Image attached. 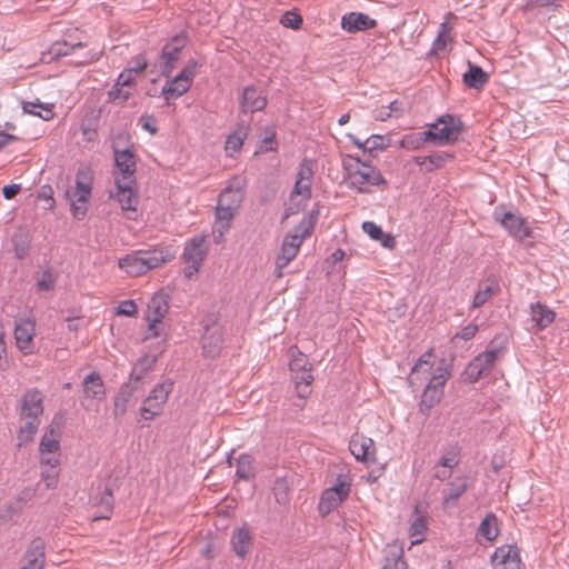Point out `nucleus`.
Returning <instances> with one entry per match:
<instances>
[{"label": "nucleus", "mask_w": 569, "mask_h": 569, "mask_svg": "<svg viewBox=\"0 0 569 569\" xmlns=\"http://www.w3.org/2000/svg\"><path fill=\"white\" fill-rule=\"evenodd\" d=\"M267 99L262 93L253 86L246 87L242 90L240 99V108L244 113H253L261 111L266 108Z\"/></svg>", "instance_id": "25"}, {"label": "nucleus", "mask_w": 569, "mask_h": 569, "mask_svg": "<svg viewBox=\"0 0 569 569\" xmlns=\"http://www.w3.org/2000/svg\"><path fill=\"white\" fill-rule=\"evenodd\" d=\"M131 94V89L127 87L117 86V83H114L112 89L108 91L109 101L118 102L119 104L124 103Z\"/></svg>", "instance_id": "48"}, {"label": "nucleus", "mask_w": 569, "mask_h": 569, "mask_svg": "<svg viewBox=\"0 0 569 569\" xmlns=\"http://www.w3.org/2000/svg\"><path fill=\"white\" fill-rule=\"evenodd\" d=\"M313 177L312 162L305 159L298 170L295 188L291 198L300 196L303 203L311 198V181Z\"/></svg>", "instance_id": "21"}, {"label": "nucleus", "mask_w": 569, "mask_h": 569, "mask_svg": "<svg viewBox=\"0 0 569 569\" xmlns=\"http://www.w3.org/2000/svg\"><path fill=\"white\" fill-rule=\"evenodd\" d=\"M137 312V306L132 300H126L118 307V313L123 316H133Z\"/></svg>", "instance_id": "59"}, {"label": "nucleus", "mask_w": 569, "mask_h": 569, "mask_svg": "<svg viewBox=\"0 0 569 569\" xmlns=\"http://www.w3.org/2000/svg\"><path fill=\"white\" fill-rule=\"evenodd\" d=\"M531 320L539 330L547 328L555 320L556 313L546 305L540 302L531 303Z\"/></svg>", "instance_id": "35"}, {"label": "nucleus", "mask_w": 569, "mask_h": 569, "mask_svg": "<svg viewBox=\"0 0 569 569\" xmlns=\"http://www.w3.org/2000/svg\"><path fill=\"white\" fill-rule=\"evenodd\" d=\"M346 498L336 493V489H326L320 498L318 510L320 515L327 516L335 509H337Z\"/></svg>", "instance_id": "37"}, {"label": "nucleus", "mask_w": 569, "mask_h": 569, "mask_svg": "<svg viewBox=\"0 0 569 569\" xmlns=\"http://www.w3.org/2000/svg\"><path fill=\"white\" fill-rule=\"evenodd\" d=\"M157 362V357L151 355L142 356L132 367L129 375L128 382L143 388L147 381L148 373L153 369Z\"/></svg>", "instance_id": "27"}, {"label": "nucleus", "mask_w": 569, "mask_h": 569, "mask_svg": "<svg viewBox=\"0 0 569 569\" xmlns=\"http://www.w3.org/2000/svg\"><path fill=\"white\" fill-rule=\"evenodd\" d=\"M83 400L81 402L86 410H90L93 401H101L106 398V388L99 372L92 371L82 381Z\"/></svg>", "instance_id": "17"}, {"label": "nucleus", "mask_w": 569, "mask_h": 569, "mask_svg": "<svg viewBox=\"0 0 569 569\" xmlns=\"http://www.w3.org/2000/svg\"><path fill=\"white\" fill-rule=\"evenodd\" d=\"M446 44H447L446 38L442 37V34H438L433 41L432 49L435 51H442V50H445Z\"/></svg>", "instance_id": "64"}, {"label": "nucleus", "mask_w": 569, "mask_h": 569, "mask_svg": "<svg viewBox=\"0 0 569 569\" xmlns=\"http://www.w3.org/2000/svg\"><path fill=\"white\" fill-rule=\"evenodd\" d=\"M277 140L274 130L270 129L269 133L261 140L260 151H273L277 149Z\"/></svg>", "instance_id": "55"}, {"label": "nucleus", "mask_w": 569, "mask_h": 569, "mask_svg": "<svg viewBox=\"0 0 569 569\" xmlns=\"http://www.w3.org/2000/svg\"><path fill=\"white\" fill-rule=\"evenodd\" d=\"M114 180L116 190L110 191V198L116 199L123 211L136 212L138 204V194L133 189L136 182L121 181L119 177H116Z\"/></svg>", "instance_id": "20"}, {"label": "nucleus", "mask_w": 569, "mask_h": 569, "mask_svg": "<svg viewBox=\"0 0 569 569\" xmlns=\"http://www.w3.org/2000/svg\"><path fill=\"white\" fill-rule=\"evenodd\" d=\"M501 355V348H489L477 356L466 369V375L471 382H477L492 370L496 361Z\"/></svg>", "instance_id": "13"}, {"label": "nucleus", "mask_w": 569, "mask_h": 569, "mask_svg": "<svg viewBox=\"0 0 569 569\" xmlns=\"http://www.w3.org/2000/svg\"><path fill=\"white\" fill-rule=\"evenodd\" d=\"M362 230L373 240H377L386 249H393L396 247V238L391 233H386L380 226L372 221H365Z\"/></svg>", "instance_id": "34"}, {"label": "nucleus", "mask_w": 569, "mask_h": 569, "mask_svg": "<svg viewBox=\"0 0 569 569\" xmlns=\"http://www.w3.org/2000/svg\"><path fill=\"white\" fill-rule=\"evenodd\" d=\"M491 562L495 569H519V549L511 545L501 546L491 556Z\"/></svg>", "instance_id": "22"}, {"label": "nucleus", "mask_w": 569, "mask_h": 569, "mask_svg": "<svg viewBox=\"0 0 569 569\" xmlns=\"http://www.w3.org/2000/svg\"><path fill=\"white\" fill-rule=\"evenodd\" d=\"M162 322H153L148 320V333L144 339L157 338L160 336V327Z\"/></svg>", "instance_id": "62"}, {"label": "nucleus", "mask_w": 569, "mask_h": 569, "mask_svg": "<svg viewBox=\"0 0 569 569\" xmlns=\"http://www.w3.org/2000/svg\"><path fill=\"white\" fill-rule=\"evenodd\" d=\"M94 173L88 166H81L76 173L74 187L66 191L74 219L82 220L88 212Z\"/></svg>", "instance_id": "4"}, {"label": "nucleus", "mask_w": 569, "mask_h": 569, "mask_svg": "<svg viewBox=\"0 0 569 569\" xmlns=\"http://www.w3.org/2000/svg\"><path fill=\"white\" fill-rule=\"evenodd\" d=\"M197 72V62H189L171 81L162 88V94L168 101L186 93L192 84Z\"/></svg>", "instance_id": "14"}, {"label": "nucleus", "mask_w": 569, "mask_h": 569, "mask_svg": "<svg viewBox=\"0 0 569 569\" xmlns=\"http://www.w3.org/2000/svg\"><path fill=\"white\" fill-rule=\"evenodd\" d=\"M173 256L168 249L151 248L147 250H134L119 259V267L132 277L147 273L149 270L160 267L170 261Z\"/></svg>", "instance_id": "3"}, {"label": "nucleus", "mask_w": 569, "mask_h": 569, "mask_svg": "<svg viewBox=\"0 0 569 569\" xmlns=\"http://www.w3.org/2000/svg\"><path fill=\"white\" fill-rule=\"evenodd\" d=\"M172 390L173 381L169 378L153 387L140 408V413L144 420H151L162 412L163 406Z\"/></svg>", "instance_id": "10"}, {"label": "nucleus", "mask_w": 569, "mask_h": 569, "mask_svg": "<svg viewBox=\"0 0 569 569\" xmlns=\"http://www.w3.org/2000/svg\"><path fill=\"white\" fill-rule=\"evenodd\" d=\"M52 189L50 186H43L41 188V191L38 192V200L39 199H44L48 203V208L51 209L54 204V200L52 198Z\"/></svg>", "instance_id": "60"}, {"label": "nucleus", "mask_w": 569, "mask_h": 569, "mask_svg": "<svg viewBox=\"0 0 569 569\" xmlns=\"http://www.w3.org/2000/svg\"><path fill=\"white\" fill-rule=\"evenodd\" d=\"M363 144L367 147V152L373 156L375 152L387 149L390 144V139L385 136L372 134L363 140Z\"/></svg>", "instance_id": "43"}, {"label": "nucleus", "mask_w": 569, "mask_h": 569, "mask_svg": "<svg viewBox=\"0 0 569 569\" xmlns=\"http://www.w3.org/2000/svg\"><path fill=\"white\" fill-rule=\"evenodd\" d=\"M290 353V371L296 385L297 395L299 398H307L311 393V383L313 376L311 373L312 366L308 357L302 353L297 347L289 349Z\"/></svg>", "instance_id": "6"}, {"label": "nucleus", "mask_w": 569, "mask_h": 569, "mask_svg": "<svg viewBox=\"0 0 569 569\" xmlns=\"http://www.w3.org/2000/svg\"><path fill=\"white\" fill-rule=\"evenodd\" d=\"M350 159L356 160L361 164V167L349 171L347 178L349 188L355 189L358 192H368V187L370 186L387 184L386 179L376 167L370 163L362 162L358 157L350 156Z\"/></svg>", "instance_id": "8"}, {"label": "nucleus", "mask_w": 569, "mask_h": 569, "mask_svg": "<svg viewBox=\"0 0 569 569\" xmlns=\"http://www.w3.org/2000/svg\"><path fill=\"white\" fill-rule=\"evenodd\" d=\"M17 140H18V138L16 136L0 130V150L3 149L9 143L17 141Z\"/></svg>", "instance_id": "63"}, {"label": "nucleus", "mask_w": 569, "mask_h": 569, "mask_svg": "<svg viewBox=\"0 0 569 569\" xmlns=\"http://www.w3.org/2000/svg\"><path fill=\"white\" fill-rule=\"evenodd\" d=\"M452 156L446 152L435 153L430 156H426L428 159L427 171H433L437 168H441Z\"/></svg>", "instance_id": "50"}, {"label": "nucleus", "mask_w": 569, "mask_h": 569, "mask_svg": "<svg viewBox=\"0 0 569 569\" xmlns=\"http://www.w3.org/2000/svg\"><path fill=\"white\" fill-rule=\"evenodd\" d=\"M250 127L248 123L239 122L234 130L227 137L224 150L227 156L233 157L236 153H238L242 146L244 139L249 134Z\"/></svg>", "instance_id": "31"}, {"label": "nucleus", "mask_w": 569, "mask_h": 569, "mask_svg": "<svg viewBox=\"0 0 569 569\" xmlns=\"http://www.w3.org/2000/svg\"><path fill=\"white\" fill-rule=\"evenodd\" d=\"M375 19L362 12H349L341 19L342 29L347 32L365 31L375 28Z\"/></svg>", "instance_id": "28"}, {"label": "nucleus", "mask_w": 569, "mask_h": 569, "mask_svg": "<svg viewBox=\"0 0 569 569\" xmlns=\"http://www.w3.org/2000/svg\"><path fill=\"white\" fill-rule=\"evenodd\" d=\"M36 390H28L20 406V428L18 432V447L32 441L36 435Z\"/></svg>", "instance_id": "9"}, {"label": "nucleus", "mask_w": 569, "mask_h": 569, "mask_svg": "<svg viewBox=\"0 0 569 569\" xmlns=\"http://www.w3.org/2000/svg\"><path fill=\"white\" fill-rule=\"evenodd\" d=\"M169 306L161 296H156L151 299L148 305L147 320L153 322H162V319L167 315Z\"/></svg>", "instance_id": "38"}, {"label": "nucleus", "mask_w": 569, "mask_h": 569, "mask_svg": "<svg viewBox=\"0 0 569 569\" xmlns=\"http://www.w3.org/2000/svg\"><path fill=\"white\" fill-rule=\"evenodd\" d=\"M382 569H407L402 548L392 546L386 550Z\"/></svg>", "instance_id": "39"}, {"label": "nucleus", "mask_w": 569, "mask_h": 569, "mask_svg": "<svg viewBox=\"0 0 569 569\" xmlns=\"http://www.w3.org/2000/svg\"><path fill=\"white\" fill-rule=\"evenodd\" d=\"M431 358H432V351L429 350L427 352H425L418 360V362L413 366L412 370H411V375L409 377V383L411 386L415 385V378L413 376L418 372H420V370L423 369V367H426V371H428L430 368H431Z\"/></svg>", "instance_id": "49"}, {"label": "nucleus", "mask_w": 569, "mask_h": 569, "mask_svg": "<svg viewBox=\"0 0 569 569\" xmlns=\"http://www.w3.org/2000/svg\"><path fill=\"white\" fill-rule=\"evenodd\" d=\"M459 447L457 445L450 446L440 458L439 465L452 470L459 463Z\"/></svg>", "instance_id": "45"}, {"label": "nucleus", "mask_w": 569, "mask_h": 569, "mask_svg": "<svg viewBox=\"0 0 569 569\" xmlns=\"http://www.w3.org/2000/svg\"><path fill=\"white\" fill-rule=\"evenodd\" d=\"M236 475L239 479L248 480L252 477L251 457L241 455L237 461Z\"/></svg>", "instance_id": "46"}, {"label": "nucleus", "mask_w": 569, "mask_h": 569, "mask_svg": "<svg viewBox=\"0 0 569 569\" xmlns=\"http://www.w3.org/2000/svg\"><path fill=\"white\" fill-rule=\"evenodd\" d=\"M53 108V103H42L38 100V109H40V111H38V118L46 121L51 120L54 117Z\"/></svg>", "instance_id": "56"}, {"label": "nucleus", "mask_w": 569, "mask_h": 569, "mask_svg": "<svg viewBox=\"0 0 569 569\" xmlns=\"http://www.w3.org/2000/svg\"><path fill=\"white\" fill-rule=\"evenodd\" d=\"M113 158L118 170V174L114 173V178L119 177L121 181L136 182L137 161L132 148L120 150L113 147Z\"/></svg>", "instance_id": "18"}, {"label": "nucleus", "mask_w": 569, "mask_h": 569, "mask_svg": "<svg viewBox=\"0 0 569 569\" xmlns=\"http://www.w3.org/2000/svg\"><path fill=\"white\" fill-rule=\"evenodd\" d=\"M56 283V276L50 271L47 270L43 272L40 280H38V290H51L54 287Z\"/></svg>", "instance_id": "54"}, {"label": "nucleus", "mask_w": 569, "mask_h": 569, "mask_svg": "<svg viewBox=\"0 0 569 569\" xmlns=\"http://www.w3.org/2000/svg\"><path fill=\"white\" fill-rule=\"evenodd\" d=\"M244 197V183L234 177L220 192L218 203L238 211Z\"/></svg>", "instance_id": "23"}, {"label": "nucleus", "mask_w": 569, "mask_h": 569, "mask_svg": "<svg viewBox=\"0 0 569 569\" xmlns=\"http://www.w3.org/2000/svg\"><path fill=\"white\" fill-rule=\"evenodd\" d=\"M493 296V289L490 286H486L483 289H479V291L475 295L472 301V308L482 307L491 297Z\"/></svg>", "instance_id": "51"}, {"label": "nucleus", "mask_w": 569, "mask_h": 569, "mask_svg": "<svg viewBox=\"0 0 569 569\" xmlns=\"http://www.w3.org/2000/svg\"><path fill=\"white\" fill-rule=\"evenodd\" d=\"M468 490V481L466 477H456L448 483V489L443 495V507L449 508L456 506L459 498Z\"/></svg>", "instance_id": "33"}, {"label": "nucleus", "mask_w": 569, "mask_h": 569, "mask_svg": "<svg viewBox=\"0 0 569 569\" xmlns=\"http://www.w3.org/2000/svg\"><path fill=\"white\" fill-rule=\"evenodd\" d=\"M12 243L14 247L17 258H23L28 251L30 243V236L28 231L22 228L18 229L12 236Z\"/></svg>", "instance_id": "41"}, {"label": "nucleus", "mask_w": 569, "mask_h": 569, "mask_svg": "<svg viewBox=\"0 0 569 569\" xmlns=\"http://www.w3.org/2000/svg\"><path fill=\"white\" fill-rule=\"evenodd\" d=\"M187 42V33L180 32L173 36L170 41L163 46L160 61V70L163 76L169 77L171 74Z\"/></svg>", "instance_id": "12"}, {"label": "nucleus", "mask_w": 569, "mask_h": 569, "mask_svg": "<svg viewBox=\"0 0 569 569\" xmlns=\"http://www.w3.org/2000/svg\"><path fill=\"white\" fill-rule=\"evenodd\" d=\"M136 71L134 70H130L129 68L128 69H124L118 77L116 83L117 86H120V87H127L129 89H132V87L134 86L136 83Z\"/></svg>", "instance_id": "52"}, {"label": "nucleus", "mask_w": 569, "mask_h": 569, "mask_svg": "<svg viewBox=\"0 0 569 569\" xmlns=\"http://www.w3.org/2000/svg\"><path fill=\"white\" fill-rule=\"evenodd\" d=\"M208 252L206 238L197 236L190 239L183 250L182 258L187 263L184 276L191 279L200 269Z\"/></svg>", "instance_id": "11"}, {"label": "nucleus", "mask_w": 569, "mask_h": 569, "mask_svg": "<svg viewBox=\"0 0 569 569\" xmlns=\"http://www.w3.org/2000/svg\"><path fill=\"white\" fill-rule=\"evenodd\" d=\"M21 190V186L17 183L8 184L2 188V194L6 199H13Z\"/></svg>", "instance_id": "61"}, {"label": "nucleus", "mask_w": 569, "mask_h": 569, "mask_svg": "<svg viewBox=\"0 0 569 569\" xmlns=\"http://www.w3.org/2000/svg\"><path fill=\"white\" fill-rule=\"evenodd\" d=\"M230 543L234 553L239 558L244 559L252 547L251 529L247 525L236 528L232 532Z\"/></svg>", "instance_id": "26"}, {"label": "nucleus", "mask_w": 569, "mask_h": 569, "mask_svg": "<svg viewBox=\"0 0 569 569\" xmlns=\"http://www.w3.org/2000/svg\"><path fill=\"white\" fill-rule=\"evenodd\" d=\"M100 505L102 507H104V509L108 512H111L112 507H113V496H112L111 488H109V487L104 488V491H103L102 497L100 499Z\"/></svg>", "instance_id": "58"}, {"label": "nucleus", "mask_w": 569, "mask_h": 569, "mask_svg": "<svg viewBox=\"0 0 569 569\" xmlns=\"http://www.w3.org/2000/svg\"><path fill=\"white\" fill-rule=\"evenodd\" d=\"M315 221L311 217L303 218L296 226L291 233L287 234L282 241L280 252L276 258L274 274L277 278L283 276V269L297 257L305 239L309 237L313 230Z\"/></svg>", "instance_id": "5"}, {"label": "nucleus", "mask_w": 569, "mask_h": 569, "mask_svg": "<svg viewBox=\"0 0 569 569\" xmlns=\"http://www.w3.org/2000/svg\"><path fill=\"white\" fill-rule=\"evenodd\" d=\"M449 377L450 372L447 369L439 367L429 379L418 403V411L425 417V419L430 416L431 409L439 405L445 395V386Z\"/></svg>", "instance_id": "7"}, {"label": "nucleus", "mask_w": 569, "mask_h": 569, "mask_svg": "<svg viewBox=\"0 0 569 569\" xmlns=\"http://www.w3.org/2000/svg\"><path fill=\"white\" fill-rule=\"evenodd\" d=\"M36 336V320L31 318H20L14 322V340L17 348L23 355L33 352V338Z\"/></svg>", "instance_id": "16"}, {"label": "nucleus", "mask_w": 569, "mask_h": 569, "mask_svg": "<svg viewBox=\"0 0 569 569\" xmlns=\"http://www.w3.org/2000/svg\"><path fill=\"white\" fill-rule=\"evenodd\" d=\"M83 44L81 41L78 42H68L56 41L53 42L47 51L41 52L40 61L43 63H50L59 57L68 56L74 52L76 49L82 48Z\"/></svg>", "instance_id": "30"}, {"label": "nucleus", "mask_w": 569, "mask_h": 569, "mask_svg": "<svg viewBox=\"0 0 569 569\" xmlns=\"http://www.w3.org/2000/svg\"><path fill=\"white\" fill-rule=\"evenodd\" d=\"M493 217L515 239L521 241L531 237V229L526 224V220L521 216L506 211L503 207H499L496 208Z\"/></svg>", "instance_id": "15"}, {"label": "nucleus", "mask_w": 569, "mask_h": 569, "mask_svg": "<svg viewBox=\"0 0 569 569\" xmlns=\"http://www.w3.org/2000/svg\"><path fill=\"white\" fill-rule=\"evenodd\" d=\"M280 22L287 27V28H291L293 30H297L301 27L302 24V17L298 13H293V12H286Z\"/></svg>", "instance_id": "53"}, {"label": "nucleus", "mask_w": 569, "mask_h": 569, "mask_svg": "<svg viewBox=\"0 0 569 569\" xmlns=\"http://www.w3.org/2000/svg\"><path fill=\"white\" fill-rule=\"evenodd\" d=\"M462 130L463 122L459 117L445 114L431 123L428 130L405 134L400 140V147L417 150L428 142L438 146L455 143L458 141Z\"/></svg>", "instance_id": "2"}, {"label": "nucleus", "mask_w": 569, "mask_h": 569, "mask_svg": "<svg viewBox=\"0 0 569 569\" xmlns=\"http://www.w3.org/2000/svg\"><path fill=\"white\" fill-rule=\"evenodd\" d=\"M64 423V413H56L41 437L38 447L41 477L48 489H53L58 485L60 472V440Z\"/></svg>", "instance_id": "1"}, {"label": "nucleus", "mask_w": 569, "mask_h": 569, "mask_svg": "<svg viewBox=\"0 0 569 569\" xmlns=\"http://www.w3.org/2000/svg\"><path fill=\"white\" fill-rule=\"evenodd\" d=\"M489 81V76L481 67L469 63V69L463 73V82L468 88L480 90Z\"/></svg>", "instance_id": "36"}, {"label": "nucleus", "mask_w": 569, "mask_h": 569, "mask_svg": "<svg viewBox=\"0 0 569 569\" xmlns=\"http://www.w3.org/2000/svg\"><path fill=\"white\" fill-rule=\"evenodd\" d=\"M349 449L358 461L369 462L375 460L376 447L371 438L355 433L349 441Z\"/></svg>", "instance_id": "24"}, {"label": "nucleus", "mask_w": 569, "mask_h": 569, "mask_svg": "<svg viewBox=\"0 0 569 569\" xmlns=\"http://www.w3.org/2000/svg\"><path fill=\"white\" fill-rule=\"evenodd\" d=\"M141 391L142 388L133 385L132 382L126 381L124 383H122L113 399L114 417H123L127 413V411L136 405L138 393H140Z\"/></svg>", "instance_id": "19"}, {"label": "nucleus", "mask_w": 569, "mask_h": 569, "mask_svg": "<svg viewBox=\"0 0 569 569\" xmlns=\"http://www.w3.org/2000/svg\"><path fill=\"white\" fill-rule=\"evenodd\" d=\"M272 492L279 505L284 506L289 502L290 482L287 476L276 478Z\"/></svg>", "instance_id": "40"}, {"label": "nucleus", "mask_w": 569, "mask_h": 569, "mask_svg": "<svg viewBox=\"0 0 569 569\" xmlns=\"http://www.w3.org/2000/svg\"><path fill=\"white\" fill-rule=\"evenodd\" d=\"M427 530V519L422 515H418L410 526V537L415 538L412 545L423 541L425 532Z\"/></svg>", "instance_id": "44"}, {"label": "nucleus", "mask_w": 569, "mask_h": 569, "mask_svg": "<svg viewBox=\"0 0 569 569\" xmlns=\"http://www.w3.org/2000/svg\"><path fill=\"white\" fill-rule=\"evenodd\" d=\"M477 332H478V326L475 323H469L466 327H463L459 332H457L455 338L470 340L476 336Z\"/></svg>", "instance_id": "57"}, {"label": "nucleus", "mask_w": 569, "mask_h": 569, "mask_svg": "<svg viewBox=\"0 0 569 569\" xmlns=\"http://www.w3.org/2000/svg\"><path fill=\"white\" fill-rule=\"evenodd\" d=\"M479 533L487 540L492 541L498 536L497 518L488 513L479 526Z\"/></svg>", "instance_id": "42"}, {"label": "nucleus", "mask_w": 569, "mask_h": 569, "mask_svg": "<svg viewBox=\"0 0 569 569\" xmlns=\"http://www.w3.org/2000/svg\"><path fill=\"white\" fill-rule=\"evenodd\" d=\"M237 212L238 211L232 210L231 208L217 203L216 222L213 227V238L216 243H219L222 240L223 234L229 230L231 221Z\"/></svg>", "instance_id": "29"}, {"label": "nucleus", "mask_w": 569, "mask_h": 569, "mask_svg": "<svg viewBox=\"0 0 569 569\" xmlns=\"http://www.w3.org/2000/svg\"><path fill=\"white\" fill-rule=\"evenodd\" d=\"M329 489H336V493L348 498L351 490V479L348 475H338L335 483Z\"/></svg>", "instance_id": "47"}, {"label": "nucleus", "mask_w": 569, "mask_h": 569, "mask_svg": "<svg viewBox=\"0 0 569 569\" xmlns=\"http://www.w3.org/2000/svg\"><path fill=\"white\" fill-rule=\"evenodd\" d=\"M222 345V333L216 326L206 327V331L202 336V348L203 352L209 358H214Z\"/></svg>", "instance_id": "32"}]
</instances>
